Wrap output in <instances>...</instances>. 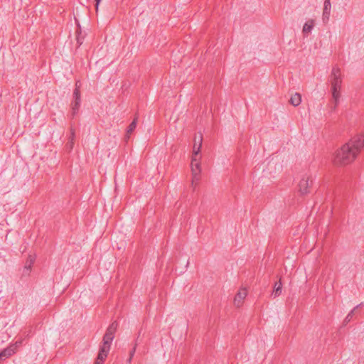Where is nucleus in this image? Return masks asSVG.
Segmentation results:
<instances>
[{"label":"nucleus","mask_w":364,"mask_h":364,"mask_svg":"<svg viewBox=\"0 0 364 364\" xmlns=\"http://www.w3.org/2000/svg\"><path fill=\"white\" fill-rule=\"evenodd\" d=\"M364 146V135L353 137L348 143L337 150L333 159L336 165H346L355 160L361 149Z\"/></svg>","instance_id":"f257e3e1"},{"label":"nucleus","mask_w":364,"mask_h":364,"mask_svg":"<svg viewBox=\"0 0 364 364\" xmlns=\"http://www.w3.org/2000/svg\"><path fill=\"white\" fill-rule=\"evenodd\" d=\"M118 327L117 322L113 321L107 328L102 338V345L100 348L99 353L95 364H103L110 350L111 343Z\"/></svg>","instance_id":"f03ea898"},{"label":"nucleus","mask_w":364,"mask_h":364,"mask_svg":"<svg viewBox=\"0 0 364 364\" xmlns=\"http://www.w3.org/2000/svg\"><path fill=\"white\" fill-rule=\"evenodd\" d=\"M330 81L331 84L332 97L334 101V106L332 109L335 110L339 103L342 84L341 69L338 67L335 66L333 68L330 76Z\"/></svg>","instance_id":"7ed1b4c3"},{"label":"nucleus","mask_w":364,"mask_h":364,"mask_svg":"<svg viewBox=\"0 0 364 364\" xmlns=\"http://www.w3.org/2000/svg\"><path fill=\"white\" fill-rule=\"evenodd\" d=\"M200 157L192 156L191 168L192 172V186L196 185L200 180Z\"/></svg>","instance_id":"20e7f679"},{"label":"nucleus","mask_w":364,"mask_h":364,"mask_svg":"<svg viewBox=\"0 0 364 364\" xmlns=\"http://www.w3.org/2000/svg\"><path fill=\"white\" fill-rule=\"evenodd\" d=\"M313 181L311 177L305 176L299 183V191L301 195H306L310 193Z\"/></svg>","instance_id":"39448f33"},{"label":"nucleus","mask_w":364,"mask_h":364,"mask_svg":"<svg viewBox=\"0 0 364 364\" xmlns=\"http://www.w3.org/2000/svg\"><path fill=\"white\" fill-rule=\"evenodd\" d=\"M77 84H78V82H76V84H75L76 87L73 92L74 102L72 104L73 115V116L78 112L80 105V101H81L80 87L78 86Z\"/></svg>","instance_id":"423d86ee"},{"label":"nucleus","mask_w":364,"mask_h":364,"mask_svg":"<svg viewBox=\"0 0 364 364\" xmlns=\"http://www.w3.org/2000/svg\"><path fill=\"white\" fill-rule=\"evenodd\" d=\"M21 344V341H17L14 346H10L9 347L4 349L0 353V359L4 358H9L15 353L16 347Z\"/></svg>","instance_id":"0eeeda50"},{"label":"nucleus","mask_w":364,"mask_h":364,"mask_svg":"<svg viewBox=\"0 0 364 364\" xmlns=\"http://www.w3.org/2000/svg\"><path fill=\"white\" fill-rule=\"evenodd\" d=\"M247 295V290L245 288L241 289L239 290V291L237 293V294L235 296L234 299V304L237 307H240L245 298Z\"/></svg>","instance_id":"6e6552de"},{"label":"nucleus","mask_w":364,"mask_h":364,"mask_svg":"<svg viewBox=\"0 0 364 364\" xmlns=\"http://www.w3.org/2000/svg\"><path fill=\"white\" fill-rule=\"evenodd\" d=\"M331 4L330 0H325L323 4V21L324 23L328 22L330 17L331 14Z\"/></svg>","instance_id":"1a4fd4ad"},{"label":"nucleus","mask_w":364,"mask_h":364,"mask_svg":"<svg viewBox=\"0 0 364 364\" xmlns=\"http://www.w3.org/2000/svg\"><path fill=\"white\" fill-rule=\"evenodd\" d=\"M196 139H197V136H195V143H194V145H193V156H192L200 157L199 156V153L200 151V148H201L202 141H203L202 134H200L199 136H198V144H197Z\"/></svg>","instance_id":"9d476101"},{"label":"nucleus","mask_w":364,"mask_h":364,"mask_svg":"<svg viewBox=\"0 0 364 364\" xmlns=\"http://www.w3.org/2000/svg\"><path fill=\"white\" fill-rule=\"evenodd\" d=\"M314 24L315 21L314 19L308 20L303 26V33L304 34H309V33H311L314 26Z\"/></svg>","instance_id":"9b49d317"},{"label":"nucleus","mask_w":364,"mask_h":364,"mask_svg":"<svg viewBox=\"0 0 364 364\" xmlns=\"http://www.w3.org/2000/svg\"><path fill=\"white\" fill-rule=\"evenodd\" d=\"M301 96L299 93L296 92L289 100V103L294 107H297L301 104Z\"/></svg>","instance_id":"f8f14e48"},{"label":"nucleus","mask_w":364,"mask_h":364,"mask_svg":"<svg viewBox=\"0 0 364 364\" xmlns=\"http://www.w3.org/2000/svg\"><path fill=\"white\" fill-rule=\"evenodd\" d=\"M75 130L73 128H70V135L69 136L68 142L67 143V149L69 151H71L73 148L74 141H75Z\"/></svg>","instance_id":"ddd939ff"},{"label":"nucleus","mask_w":364,"mask_h":364,"mask_svg":"<svg viewBox=\"0 0 364 364\" xmlns=\"http://www.w3.org/2000/svg\"><path fill=\"white\" fill-rule=\"evenodd\" d=\"M136 122H137V117H136L134 120L131 122V124L129 125L127 129V134H126V138L129 139L130 134L132 133V132L135 129L136 127Z\"/></svg>","instance_id":"4468645a"},{"label":"nucleus","mask_w":364,"mask_h":364,"mask_svg":"<svg viewBox=\"0 0 364 364\" xmlns=\"http://www.w3.org/2000/svg\"><path fill=\"white\" fill-rule=\"evenodd\" d=\"M282 284L281 282V279L278 282H276L274 287V289L272 291V294L274 295V296H278L282 293Z\"/></svg>","instance_id":"2eb2a0df"},{"label":"nucleus","mask_w":364,"mask_h":364,"mask_svg":"<svg viewBox=\"0 0 364 364\" xmlns=\"http://www.w3.org/2000/svg\"><path fill=\"white\" fill-rule=\"evenodd\" d=\"M360 305H361V304L357 305L353 309H352L348 313V314L346 316V318H345V319L343 321V324L344 325H346L348 323H349L350 321V320L352 319V318H353V316L354 315L355 309H358Z\"/></svg>","instance_id":"dca6fc26"},{"label":"nucleus","mask_w":364,"mask_h":364,"mask_svg":"<svg viewBox=\"0 0 364 364\" xmlns=\"http://www.w3.org/2000/svg\"><path fill=\"white\" fill-rule=\"evenodd\" d=\"M33 261H34L33 259H31V258L30 259L29 264L28 265H26L24 267V272H26L27 274L29 273V272L31 271V265L33 263Z\"/></svg>","instance_id":"f3484780"},{"label":"nucleus","mask_w":364,"mask_h":364,"mask_svg":"<svg viewBox=\"0 0 364 364\" xmlns=\"http://www.w3.org/2000/svg\"><path fill=\"white\" fill-rule=\"evenodd\" d=\"M77 37H76L77 42L79 45H81V44H82L84 37L81 36L80 31H77Z\"/></svg>","instance_id":"a211bd4d"},{"label":"nucleus","mask_w":364,"mask_h":364,"mask_svg":"<svg viewBox=\"0 0 364 364\" xmlns=\"http://www.w3.org/2000/svg\"><path fill=\"white\" fill-rule=\"evenodd\" d=\"M136 343H135L134 348H132V350L130 351L129 353V358L128 360L129 362L131 361L132 358H133L134 355V353L136 351Z\"/></svg>","instance_id":"6ab92c4d"},{"label":"nucleus","mask_w":364,"mask_h":364,"mask_svg":"<svg viewBox=\"0 0 364 364\" xmlns=\"http://www.w3.org/2000/svg\"><path fill=\"white\" fill-rule=\"evenodd\" d=\"M100 1L101 0H95V9H96V11H97L98 10V7H99V4L100 3Z\"/></svg>","instance_id":"aec40b11"}]
</instances>
